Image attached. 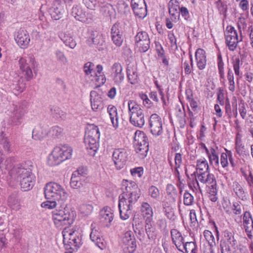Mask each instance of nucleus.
<instances>
[{"label":"nucleus","mask_w":253,"mask_h":253,"mask_svg":"<svg viewBox=\"0 0 253 253\" xmlns=\"http://www.w3.org/2000/svg\"><path fill=\"white\" fill-rule=\"evenodd\" d=\"M123 193L119 196V210L121 218L127 219L131 213L132 206L140 197V189L137 184L132 181L123 180Z\"/></svg>","instance_id":"f257e3e1"},{"label":"nucleus","mask_w":253,"mask_h":253,"mask_svg":"<svg viewBox=\"0 0 253 253\" xmlns=\"http://www.w3.org/2000/svg\"><path fill=\"white\" fill-rule=\"evenodd\" d=\"M103 66L97 65L95 67L94 64L91 62L86 63L84 66V71L87 77V82L90 85L94 88H98L103 85L106 79L103 73Z\"/></svg>","instance_id":"f03ea898"},{"label":"nucleus","mask_w":253,"mask_h":253,"mask_svg":"<svg viewBox=\"0 0 253 253\" xmlns=\"http://www.w3.org/2000/svg\"><path fill=\"white\" fill-rule=\"evenodd\" d=\"M128 114L130 123L133 126L142 128L145 123V115L141 106L135 101H128Z\"/></svg>","instance_id":"7ed1b4c3"},{"label":"nucleus","mask_w":253,"mask_h":253,"mask_svg":"<svg viewBox=\"0 0 253 253\" xmlns=\"http://www.w3.org/2000/svg\"><path fill=\"white\" fill-rule=\"evenodd\" d=\"M199 183L205 184L208 188L217 186L215 175L210 171L196 175L194 179L189 183V186L195 192H202Z\"/></svg>","instance_id":"20e7f679"},{"label":"nucleus","mask_w":253,"mask_h":253,"mask_svg":"<svg viewBox=\"0 0 253 253\" xmlns=\"http://www.w3.org/2000/svg\"><path fill=\"white\" fill-rule=\"evenodd\" d=\"M14 171L22 190L26 191L32 189L34 185L35 177L31 170L20 167L15 168Z\"/></svg>","instance_id":"39448f33"},{"label":"nucleus","mask_w":253,"mask_h":253,"mask_svg":"<svg viewBox=\"0 0 253 253\" xmlns=\"http://www.w3.org/2000/svg\"><path fill=\"white\" fill-rule=\"evenodd\" d=\"M45 198L47 200H57L63 203L62 198L63 194L62 186L55 182H49L46 184L44 188Z\"/></svg>","instance_id":"423d86ee"},{"label":"nucleus","mask_w":253,"mask_h":253,"mask_svg":"<svg viewBox=\"0 0 253 253\" xmlns=\"http://www.w3.org/2000/svg\"><path fill=\"white\" fill-rule=\"evenodd\" d=\"M100 131L97 126L92 125L84 137V143L87 149L96 151L98 146Z\"/></svg>","instance_id":"0eeeda50"},{"label":"nucleus","mask_w":253,"mask_h":253,"mask_svg":"<svg viewBox=\"0 0 253 253\" xmlns=\"http://www.w3.org/2000/svg\"><path fill=\"white\" fill-rule=\"evenodd\" d=\"M224 34L226 46L230 51H234L237 48L238 43L242 41V37L239 39L237 30L231 25L226 27Z\"/></svg>","instance_id":"6e6552de"},{"label":"nucleus","mask_w":253,"mask_h":253,"mask_svg":"<svg viewBox=\"0 0 253 253\" xmlns=\"http://www.w3.org/2000/svg\"><path fill=\"white\" fill-rule=\"evenodd\" d=\"M135 143V151L142 157L147 155L148 151V138L145 133L141 130H137L134 136Z\"/></svg>","instance_id":"1a4fd4ad"},{"label":"nucleus","mask_w":253,"mask_h":253,"mask_svg":"<svg viewBox=\"0 0 253 253\" xmlns=\"http://www.w3.org/2000/svg\"><path fill=\"white\" fill-rule=\"evenodd\" d=\"M19 66L26 79L29 80L33 77L32 69H34L37 67V63L34 57L32 56H28L19 59Z\"/></svg>","instance_id":"9d476101"},{"label":"nucleus","mask_w":253,"mask_h":253,"mask_svg":"<svg viewBox=\"0 0 253 253\" xmlns=\"http://www.w3.org/2000/svg\"><path fill=\"white\" fill-rule=\"evenodd\" d=\"M127 150L123 148H115L112 153V161L116 169H121L126 166L128 160Z\"/></svg>","instance_id":"9b49d317"},{"label":"nucleus","mask_w":253,"mask_h":253,"mask_svg":"<svg viewBox=\"0 0 253 253\" xmlns=\"http://www.w3.org/2000/svg\"><path fill=\"white\" fill-rule=\"evenodd\" d=\"M135 49L140 52H145L150 48V40L148 33L139 32L134 37Z\"/></svg>","instance_id":"f8f14e48"},{"label":"nucleus","mask_w":253,"mask_h":253,"mask_svg":"<svg viewBox=\"0 0 253 253\" xmlns=\"http://www.w3.org/2000/svg\"><path fill=\"white\" fill-rule=\"evenodd\" d=\"M64 228V230H66ZM81 238L78 235V233L73 230L71 232L64 231V247L66 249H70L74 247L78 249L82 245Z\"/></svg>","instance_id":"ddd939ff"},{"label":"nucleus","mask_w":253,"mask_h":253,"mask_svg":"<svg viewBox=\"0 0 253 253\" xmlns=\"http://www.w3.org/2000/svg\"><path fill=\"white\" fill-rule=\"evenodd\" d=\"M121 245L125 253H132L135 251L136 240L131 231H128L124 234Z\"/></svg>","instance_id":"4468645a"},{"label":"nucleus","mask_w":253,"mask_h":253,"mask_svg":"<svg viewBox=\"0 0 253 253\" xmlns=\"http://www.w3.org/2000/svg\"><path fill=\"white\" fill-rule=\"evenodd\" d=\"M150 132L154 136L161 135L163 133V123L162 118L157 114H152L149 119Z\"/></svg>","instance_id":"2eb2a0df"},{"label":"nucleus","mask_w":253,"mask_h":253,"mask_svg":"<svg viewBox=\"0 0 253 253\" xmlns=\"http://www.w3.org/2000/svg\"><path fill=\"white\" fill-rule=\"evenodd\" d=\"M140 211L145 222V229L147 233L151 229L153 221V211L151 206L147 202H142Z\"/></svg>","instance_id":"dca6fc26"},{"label":"nucleus","mask_w":253,"mask_h":253,"mask_svg":"<svg viewBox=\"0 0 253 253\" xmlns=\"http://www.w3.org/2000/svg\"><path fill=\"white\" fill-rule=\"evenodd\" d=\"M63 145L60 144L56 146L48 156L47 163L51 166L59 165L63 162Z\"/></svg>","instance_id":"f3484780"},{"label":"nucleus","mask_w":253,"mask_h":253,"mask_svg":"<svg viewBox=\"0 0 253 253\" xmlns=\"http://www.w3.org/2000/svg\"><path fill=\"white\" fill-rule=\"evenodd\" d=\"M131 6L136 17L143 19L147 14V9L145 0H131Z\"/></svg>","instance_id":"a211bd4d"},{"label":"nucleus","mask_w":253,"mask_h":253,"mask_svg":"<svg viewBox=\"0 0 253 253\" xmlns=\"http://www.w3.org/2000/svg\"><path fill=\"white\" fill-rule=\"evenodd\" d=\"M196 170L193 173H190L191 176L199 175L200 174L210 171V167L208 162L206 158H201L197 160L196 162ZM185 173L187 175L190 174L188 168L186 169Z\"/></svg>","instance_id":"6ab92c4d"},{"label":"nucleus","mask_w":253,"mask_h":253,"mask_svg":"<svg viewBox=\"0 0 253 253\" xmlns=\"http://www.w3.org/2000/svg\"><path fill=\"white\" fill-rule=\"evenodd\" d=\"M243 225L248 238L252 239L253 237V218L249 211L244 213Z\"/></svg>","instance_id":"aec40b11"},{"label":"nucleus","mask_w":253,"mask_h":253,"mask_svg":"<svg viewBox=\"0 0 253 253\" xmlns=\"http://www.w3.org/2000/svg\"><path fill=\"white\" fill-rule=\"evenodd\" d=\"M15 40L21 48H26L29 44L30 38L26 30L20 29L17 32Z\"/></svg>","instance_id":"412c9836"},{"label":"nucleus","mask_w":253,"mask_h":253,"mask_svg":"<svg viewBox=\"0 0 253 253\" xmlns=\"http://www.w3.org/2000/svg\"><path fill=\"white\" fill-rule=\"evenodd\" d=\"M225 152H222L220 155V162L221 167L225 170H228L229 164L234 167L235 165L233 153L230 150L224 149Z\"/></svg>","instance_id":"4be33fe9"},{"label":"nucleus","mask_w":253,"mask_h":253,"mask_svg":"<svg viewBox=\"0 0 253 253\" xmlns=\"http://www.w3.org/2000/svg\"><path fill=\"white\" fill-rule=\"evenodd\" d=\"M111 75L116 84L121 83L124 80L125 76L123 67L119 63H114L112 67Z\"/></svg>","instance_id":"5701e85b"},{"label":"nucleus","mask_w":253,"mask_h":253,"mask_svg":"<svg viewBox=\"0 0 253 253\" xmlns=\"http://www.w3.org/2000/svg\"><path fill=\"white\" fill-rule=\"evenodd\" d=\"M179 3L177 0H170L169 2V12L170 19L173 22H176L179 18Z\"/></svg>","instance_id":"b1692460"},{"label":"nucleus","mask_w":253,"mask_h":253,"mask_svg":"<svg viewBox=\"0 0 253 253\" xmlns=\"http://www.w3.org/2000/svg\"><path fill=\"white\" fill-rule=\"evenodd\" d=\"M196 64L199 70L204 69L207 65V57L205 51L202 48H198L195 52Z\"/></svg>","instance_id":"393cba45"},{"label":"nucleus","mask_w":253,"mask_h":253,"mask_svg":"<svg viewBox=\"0 0 253 253\" xmlns=\"http://www.w3.org/2000/svg\"><path fill=\"white\" fill-rule=\"evenodd\" d=\"M90 101L91 108L94 111H97L101 108L102 97L97 91L93 90L90 92Z\"/></svg>","instance_id":"a878e982"},{"label":"nucleus","mask_w":253,"mask_h":253,"mask_svg":"<svg viewBox=\"0 0 253 253\" xmlns=\"http://www.w3.org/2000/svg\"><path fill=\"white\" fill-rule=\"evenodd\" d=\"M170 233L172 242L177 249L179 250L180 249L183 248L184 241L181 233L176 229H172Z\"/></svg>","instance_id":"bb28decb"},{"label":"nucleus","mask_w":253,"mask_h":253,"mask_svg":"<svg viewBox=\"0 0 253 253\" xmlns=\"http://www.w3.org/2000/svg\"><path fill=\"white\" fill-rule=\"evenodd\" d=\"M89 39L91 40L93 43L100 48L105 44V41L103 34L97 30L91 32Z\"/></svg>","instance_id":"cd10ccee"},{"label":"nucleus","mask_w":253,"mask_h":253,"mask_svg":"<svg viewBox=\"0 0 253 253\" xmlns=\"http://www.w3.org/2000/svg\"><path fill=\"white\" fill-rule=\"evenodd\" d=\"M107 113L109 115L113 126L114 128H117L119 124L117 108L113 105H109L107 107Z\"/></svg>","instance_id":"c85d7f7f"},{"label":"nucleus","mask_w":253,"mask_h":253,"mask_svg":"<svg viewBox=\"0 0 253 253\" xmlns=\"http://www.w3.org/2000/svg\"><path fill=\"white\" fill-rule=\"evenodd\" d=\"M52 218L56 227L62 229L63 225V210L62 208H58L52 212Z\"/></svg>","instance_id":"c756f323"},{"label":"nucleus","mask_w":253,"mask_h":253,"mask_svg":"<svg viewBox=\"0 0 253 253\" xmlns=\"http://www.w3.org/2000/svg\"><path fill=\"white\" fill-rule=\"evenodd\" d=\"M232 189L236 197L240 200L245 201L247 199V195L243 186L239 182L235 181L233 183Z\"/></svg>","instance_id":"7c9ffc66"},{"label":"nucleus","mask_w":253,"mask_h":253,"mask_svg":"<svg viewBox=\"0 0 253 253\" xmlns=\"http://www.w3.org/2000/svg\"><path fill=\"white\" fill-rule=\"evenodd\" d=\"M76 216V212L74 210L64 208V225L70 226L72 225L75 221Z\"/></svg>","instance_id":"2f4dec72"},{"label":"nucleus","mask_w":253,"mask_h":253,"mask_svg":"<svg viewBox=\"0 0 253 253\" xmlns=\"http://www.w3.org/2000/svg\"><path fill=\"white\" fill-rule=\"evenodd\" d=\"M48 134V130L41 126H37L32 132V137L35 140H41Z\"/></svg>","instance_id":"473e14b6"},{"label":"nucleus","mask_w":253,"mask_h":253,"mask_svg":"<svg viewBox=\"0 0 253 253\" xmlns=\"http://www.w3.org/2000/svg\"><path fill=\"white\" fill-rule=\"evenodd\" d=\"M112 40L117 46H120L123 42V38L120 34L119 30L115 26H113L111 29Z\"/></svg>","instance_id":"72a5a7b5"},{"label":"nucleus","mask_w":253,"mask_h":253,"mask_svg":"<svg viewBox=\"0 0 253 253\" xmlns=\"http://www.w3.org/2000/svg\"><path fill=\"white\" fill-rule=\"evenodd\" d=\"M235 148L236 152L239 155L242 154L245 151V147L242 140V136L239 132H237L236 134Z\"/></svg>","instance_id":"f704fd0d"},{"label":"nucleus","mask_w":253,"mask_h":253,"mask_svg":"<svg viewBox=\"0 0 253 253\" xmlns=\"http://www.w3.org/2000/svg\"><path fill=\"white\" fill-rule=\"evenodd\" d=\"M127 76L129 82L132 84H136L138 81L136 69L135 67H128Z\"/></svg>","instance_id":"c9c22d12"},{"label":"nucleus","mask_w":253,"mask_h":253,"mask_svg":"<svg viewBox=\"0 0 253 253\" xmlns=\"http://www.w3.org/2000/svg\"><path fill=\"white\" fill-rule=\"evenodd\" d=\"M101 216L107 224H110L114 218L112 210L108 207L104 208L101 211Z\"/></svg>","instance_id":"e433bc0d"},{"label":"nucleus","mask_w":253,"mask_h":253,"mask_svg":"<svg viewBox=\"0 0 253 253\" xmlns=\"http://www.w3.org/2000/svg\"><path fill=\"white\" fill-rule=\"evenodd\" d=\"M63 205V203L61 202L60 201L50 200L46 202H43L41 204L42 207L50 210L53 209L55 208H56L57 209H58V208H62Z\"/></svg>","instance_id":"4c0bfd02"},{"label":"nucleus","mask_w":253,"mask_h":253,"mask_svg":"<svg viewBox=\"0 0 253 253\" xmlns=\"http://www.w3.org/2000/svg\"><path fill=\"white\" fill-rule=\"evenodd\" d=\"M179 251L183 253L185 251L186 253H197V246L194 242H186L183 244V248Z\"/></svg>","instance_id":"58836bf2"},{"label":"nucleus","mask_w":253,"mask_h":253,"mask_svg":"<svg viewBox=\"0 0 253 253\" xmlns=\"http://www.w3.org/2000/svg\"><path fill=\"white\" fill-rule=\"evenodd\" d=\"M227 78L228 89L231 92H234L235 90V83L234 81V73L230 68L228 70Z\"/></svg>","instance_id":"ea45409f"},{"label":"nucleus","mask_w":253,"mask_h":253,"mask_svg":"<svg viewBox=\"0 0 253 253\" xmlns=\"http://www.w3.org/2000/svg\"><path fill=\"white\" fill-rule=\"evenodd\" d=\"M231 63L235 75L236 76H240L241 74L240 68L242 63L239 57L238 56L233 57L231 59Z\"/></svg>","instance_id":"a19ab883"},{"label":"nucleus","mask_w":253,"mask_h":253,"mask_svg":"<svg viewBox=\"0 0 253 253\" xmlns=\"http://www.w3.org/2000/svg\"><path fill=\"white\" fill-rule=\"evenodd\" d=\"M217 65L218 67V73L220 80L225 79L224 73V64L223 61L222 55L220 53L217 54Z\"/></svg>","instance_id":"79ce46f5"},{"label":"nucleus","mask_w":253,"mask_h":253,"mask_svg":"<svg viewBox=\"0 0 253 253\" xmlns=\"http://www.w3.org/2000/svg\"><path fill=\"white\" fill-rule=\"evenodd\" d=\"M208 157L211 165H213L215 166L219 165L218 155L214 148L211 147V152Z\"/></svg>","instance_id":"37998d69"},{"label":"nucleus","mask_w":253,"mask_h":253,"mask_svg":"<svg viewBox=\"0 0 253 253\" xmlns=\"http://www.w3.org/2000/svg\"><path fill=\"white\" fill-rule=\"evenodd\" d=\"M222 240L230 244L232 248H235L237 245V241L230 232L225 231L224 232V238Z\"/></svg>","instance_id":"c03bdc74"},{"label":"nucleus","mask_w":253,"mask_h":253,"mask_svg":"<svg viewBox=\"0 0 253 253\" xmlns=\"http://www.w3.org/2000/svg\"><path fill=\"white\" fill-rule=\"evenodd\" d=\"M217 186L208 188V197L212 202H216L218 200Z\"/></svg>","instance_id":"a18cd8bd"},{"label":"nucleus","mask_w":253,"mask_h":253,"mask_svg":"<svg viewBox=\"0 0 253 253\" xmlns=\"http://www.w3.org/2000/svg\"><path fill=\"white\" fill-rule=\"evenodd\" d=\"M193 65L192 56V55H190L189 59L187 60H185L183 64L185 74L189 75L191 73Z\"/></svg>","instance_id":"49530a36"},{"label":"nucleus","mask_w":253,"mask_h":253,"mask_svg":"<svg viewBox=\"0 0 253 253\" xmlns=\"http://www.w3.org/2000/svg\"><path fill=\"white\" fill-rule=\"evenodd\" d=\"M12 113L14 119L19 120L23 117L24 111L20 106H14Z\"/></svg>","instance_id":"de8ad7c7"},{"label":"nucleus","mask_w":253,"mask_h":253,"mask_svg":"<svg viewBox=\"0 0 253 253\" xmlns=\"http://www.w3.org/2000/svg\"><path fill=\"white\" fill-rule=\"evenodd\" d=\"M93 209L92 205L89 204H84L81 205L79 208L80 212L85 215L90 214L92 212Z\"/></svg>","instance_id":"09e8293b"},{"label":"nucleus","mask_w":253,"mask_h":253,"mask_svg":"<svg viewBox=\"0 0 253 253\" xmlns=\"http://www.w3.org/2000/svg\"><path fill=\"white\" fill-rule=\"evenodd\" d=\"M70 185L71 187L74 189H79L81 188L82 186V184L80 181V177L72 174L71 178Z\"/></svg>","instance_id":"8fccbe9b"},{"label":"nucleus","mask_w":253,"mask_h":253,"mask_svg":"<svg viewBox=\"0 0 253 253\" xmlns=\"http://www.w3.org/2000/svg\"><path fill=\"white\" fill-rule=\"evenodd\" d=\"M222 207L228 214H231L232 212V205L230 201L227 199H223L222 201Z\"/></svg>","instance_id":"3c124183"},{"label":"nucleus","mask_w":253,"mask_h":253,"mask_svg":"<svg viewBox=\"0 0 253 253\" xmlns=\"http://www.w3.org/2000/svg\"><path fill=\"white\" fill-rule=\"evenodd\" d=\"M194 202V197L189 192L186 191L183 195L184 204L186 206H191Z\"/></svg>","instance_id":"603ef678"},{"label":"nucleus","mask_w":253,"mask_h":253,"mask_svg":"<svg viewBox=\"0 0 253 253\" xmlns=\"http://www.w3.org/2000/svg\"><path fill=\"white\" fill-rule=\"evenodd\" d=\"M182 162V155L180 153H176L174 155L175 172L179 174L178 169L180 168Z\"/></svg>","instance_id":"864d4df0"},{"label":"nucleus","mask_w":253,"mask_h":253,"mask_svg":"<svg viewBox=\"0 0 253 253\" xmlns=\"http://www.w3.org/2000/svg\"><path fill=\"white\" fill-rule=\"evenodd\" d=\"M204 236L211 246L215 244L214 237L211 231L208 230H205Z\"/></svg>","instance_id":"5fc2aeb1"},{"label":"nucleus","mask_w":253,"mask_h":253,"mask_svg":"<svg viewBox=\"0 0 253 253\" xmlns=\"http://www.w3.org/2000/svg\"><path fill=\"white\" fill-rule=\"evenodd\" d=\"M88 170L86 167H79L76 171H75L72 174L78 177L80 176H84L87 174Z\"/></svg>","instance_id":"6e6d98bb"},{"label":"nucleus","mask_w":253,"mask_h":253,"mask_svg":"<svg viewBox=\"0 0 253 253\" xmlns=\"http://www.w3.org/2000/svg\"><path fill=\"white\" fill-rule=\"evenodd\" d=\"M220 248L221 253H230L231 248L230 244L221 240L220 241Z\"/></svg>","instance_id":"4d7b16f0"},{"label":"nucleus","mask_w":253,"mask_h":253,"mask_svg":"<svg viewBox=\"0 0 253 253\" xmlns=\"http://www.w3.org/2000/svg\"><path fill=\"white\" fill-rule=\"evenodd\" d=\"M130 171L132 176L140 177L143 174V168L141 167L133 168Z\"/></svg>","instance_id":"13d9d810"},{"label":"nucleus","mask_w":253,"mask_h":253,"mask_svg":"<svg viewBox=\"0 0 253 253\" xmlns=\"http://www.w3.org/2000/svg\"><path fill=\"white\" fill-rule=\"evenodd\" d=\"M73 16L78 20L81 21L84 14L77 7H74L72 12Z\"/></svg>","instance_id":"bf43d9fd"},{"label":"nucleus","mask_w":253,"mask_h":253,"mask_svg":"<svg viewBox=\"0 0 253 253\" xmlns=\"http://www.w3.org/2000/svg\"><path fill=\"white\" fill-rule=\"evenodd\" d=\"M149 194L153 199H157L160 196L159 190L154 186H151L149 189Z\"/></svg>","instance_id":"052dcab7"},{"label":"nucleus","mask_w":253,"mask_h":253,"mask_svg":"<svg viewBox=\"0 0 253 253\" xmlns=\"http://www.w3.org/2000/svg\"><path fill=\"white\" fill-rule=\"evenodd\" d=\"M165 209V215L169 219H174L175 218V214L174 212L173 209L170 207H167Z\"/></svg>","instance_id":"680f3d73"},{"label":"nucleus","mask_w":253,"mask_h":253,"mask_svg":"<svg viewBox=\"0 0 253 253\" xmlns=\"http://www.w3.org/2000/svg\"><path fill=\"white\" fill-rule=\"evenodd\" d=\"M73 150L71 146L64 145V160L70 159L73 155Z\"/></svg>","instance_id":"e2e57ef3"},{"label":"nucleus","mask_w":253,"mask_h":253,"mask_svg":"<svg viewBox=\"0 0 253 253\" xmlns=\"http://www.w3.org/2000/svg\"><path fill=\"white\" fill-rule=\"evenodd\" d=\"M232 211L235 215H240L242 213L241 204L238 202H234L232 206Z\"/></svg>","instance_id":"0e129e2a"},{"label":"nucleus","mask_w":253,"mask_h":253,"mask_svg":"<svg viewBox=\"0 0 253 253\" xmlns=\"http://www.w3.org/2000/svg\"><path fill=\"white\" fill-rule=\"evenodd\" d=\"M243 175L250 187L253 188V174L249 170L248 173H244Z\"/></svg>","instance_id":"69168bd1"},{"label":"nucleus","mask_w":253,"mask_h":253,"mask_svg":"<svg viewBox=\"0 0 253 253\" xmlns=\"http://www.w3.org/2000/svg\"><path fill=\"white\" fill-rule=\"evenodd\" d=\"M168 39L170 43L171 47L177 46V40L174 35V33L172 31H169L168 33Z\"/></svg>","instance_id":"338daca9"},{"label":"nucleus","mask_w":253,"mask_h":253,"mask_svg":"<svg viewBox=\"0 0 253 253\" xmlns=\"http://www.w3.org/2000/svg\"><path fill=\"white\" fill-rule=\"evenodd\" d=\"M95 245L97 246L101 250H103L106 248L107 243L102 238L99 237L96 241L93 242Z\"/></svg>","instance_id":"774afa93"}]
</instances>
